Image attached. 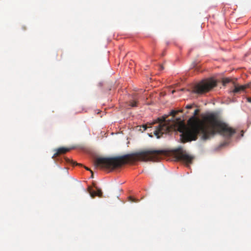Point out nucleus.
Returning a JSON list of instances; mask_svg holds the SVG:
<instances>
[{
	"mask_svg": "<svg viewBox=\"0 0 251 251\" xmlns=\"http://www.w3.org/2000/svg\"><path fill=\"white\" fill-rule=\"evenodd\" d=\"M199 109H195L193 115L189 117V142L196 140L198 136L201 139L207 140L213 137L217 133L230 137L235 130L222 122L215 113H209L200 120L197 117Z\"/></svg>",
	"mask_w": 251,
	"mask_h": 251,
	"instance_id": "1",
	"label": "nucleus"
},
{
	"mask_svg": "<svg viewBox=\"0 0 251 251\" xmlns=\"http://www.w3.org/2000/svg\"><path fill=\"white\" fill-rule=\"evenodd\" d=\"M188 104L185 109L172 110L169 114L157 118L150 126L158 124L149 135L152 137L153 133L157 138L163 137V135L169 134L173 132H179L181 143L188 142V119L187 116Z\"/></svg>",
	"mask_w": 251,
	"mask_h": 251,
	"instance_id": "2",
	"label": "nucleus"
},
{
	"mask_svg": "<svg viewBox=\"0 0 251 251\" xmlns=\"http://www.w3.org/2000/svg\"><path fill=\"white\" fill-rule=\"evenodd\" d=\"M165 154L163 150H147L132 154L114 157L96 158L94 160L95 168L112 171L123 164L136 161H157Z\"/></svg>",
	"mask_w": 251,
	"mask_h": 251,
	"instance_id": "3",
	"label": "nucleus"
},
{
	"mask_svg": "<svg viewBox=\"0 0 251 251\" xmlns=\"http://www.w3.org/2000/svg\"><path fill=\"white\" fill-rule=\"evenodd\" d=\"M217 85V81L212 78L203 79L196 83L192 87V93L197 94H203L211 91Z\"/></svg>",
	"mask_w": 251,
	"mask_h": 251,
	"instance_id": "4",
	"label": "nucleus"
},
{
	"mask_svg": "<svg viewBox=\"0 0 251 251\" xmlns=\"http://www.w3.org/2000/svg\"><path fill=\"white\" fill-rule=\"evenodd\" d=\"M172 154L177 160L184 163L186 166H188V154L183 147L180 146L173 150Z\"/></svg>",
	"mask_w": 251,
	"mask_h": 251,
	"instance_id": "5",
	"label": "nucleus"
},
{
	"mask_svg": "<svg viewBox=\"0 0 251 251\" xmlns=\"http://www.w3.org/2000/svg\"><path fill=\"white\" fill-rule=\"evenodd\" d=\"M97 189V191H93L92 189V188L90 186H89L87 188L88 192L89 193L91 197L92 198H94L96 196H98L99 197H101L102 195V192L101 190L97 187H96Z\"/></svg>",
	"mask_w": 251,
	"mask_h": 251,
	"instance_id": "6",
	"label": "nucleus"
},
{
	"mask_svg": "<svg viewBox=\"0 0 251 251\" xmlns=\"http://www.w3.org/2000/svg\"><path fill=\"white\" fill-rule=\"evenodd\" d=\"M71 150L70 148L61 147L55 150L56 152L54 154L52 157H56L62 154H64L69 151Z\"/></svg>",
	"mask_w": 251,
	"mask_h": 251,
	"instance_id": "7",
	"label": "nucleus"
},
{
	"mask_svg": "<svg viewBox=\"0 0 251 251\" xmlns=\"http://www.w3.org/2000/svg\"><path fill=\"white\" fill-rule=\"evenodd\" d=\"M247 87H249V85L235 86L234 89L232 90L233 93H240L241 91H244Z\"/></svg>",
	"mask_w": 251,
	"mask_h": 251,
	"instance_id": "8",
	"label": "nucleus"
},
{
	"mask_svg": "<svg viewBox=\"0 0 251 251\" xmlns=\"http://www.w3.org/2000/svg\"><path fill=\"white\" fill-rule=\"evenodd\" d=\"M230 79L228 78H223L222 80L223 85L224 86L226 85L227 83H228L230 81Z\"/></svg>",
	"mask_w": 251,
	"mask_h": 251,
	"instance_id": "9",
	"label": "nucleus"
},
{
	"mask_svg": "<svg viewBox=\"0 0 251 251\" xmlns=\"http://www.w3.org/2000/svg\"><path fill=\"white\" fill-rule=\"evenodd\" d=\"M65 160L67 162L72 164L73 165L75 164L76 165H81L80 164L77 163L73 161L72 160H70L68 158H65Z\"/></svg>",
	"mask_w": 251,
	"mask_h": 251,
	"instance_id": "10",
	"label": "nucleus"
},
{
	"mask_svg": "<svg viewBox=\"0 0 251 251\" xmlns=\"http://www.w3.org/2000/svg\"><path fill=\"white\" fill-rule=\"evenodd\" d=\"M129 105L131 106V107L137 106V101H130L129 103Z\"/></svg>",
	"mask_w": 251,
	"mask_h": 251,
	"instance_id": "11",
	"label": "nucleus"
},
{
	"mask_svg": "<svg viewBox=\"0 0 251 251\" xmlns=\"http://www.w3.org/2000/svg\"><path fill=\"white\" fill-rule=\"evenodd\" d=\"M129 201H130L131 202H138V201L131 197H129Z\"/></svg>",
	"mask_w": 251,
	"mask_h": 251,
	"instance_id": "12",
	"label": "nucleus"
},
{
	"mask_svg": "<svg viewBox=\"0 0 251 251\" xmlns=\"http://www.w3.org/2000/svg\"><path fill=\"white\" fill-rule=\"evenodd\" d=\"M150 126H147V125H143L142 126V128H143V131H145L146 130L148 127H150Z\"/></svg>",
	"mask_w": 251,
	"mask_h": 251,
	"instance_id": "13",
	"label": "nucleus"
},
{
	"mask_svg": "<svg viewBox=\"0 0 251 251\" xmlns=\"http://www.w3.org/2000/svg\"><path fill=\"white\" fill-rule=\"evenodd\" d=\"M193 157L190 155H189V165L190 164H191V162H192V159H193Z\"/></svg>",
	"mask_w": 251,
	"mask_h": 251,
	"instance_id": "14",
	"label": "nucleus"
},
{
	"mask_svg": "<svg viewBox=\"0 0 251 251\" xmlns=\"http://www.w3.org/2000/svg\"><path fill=\"white\" fill-rule=\"evenodd\" d=\"M195 106L194 104H189V110L191 109L194 106Z\"/></svg>",
	"mask_w": 251,
	"mask_h": 251,
	"instance_id": "15",
	"label": "nucleus"
},
{
	"mask_svg": "<svg viewBox=\"0 0 251 251\" xmlns=\"http://www.w3.org/2000/svg\"><path fill=\"white\" fill-rule=\"evenodd\" d=\"M247 100L248 102L251 103V97H249L247 98Z\"/></svg>",
	"mask_w": 251,
	"mask_h": 251,
	"instance_id": "16",
	"label": "nucleus"
},
{
	"mask_svg": "<svg viewBox=\"0 0 251 251\" xmlns=\"http://www.w3.org/2000/svg\"><path fill=\"white\" fill-rule=\"evenodd\" d=\"M160 69L161 70H163V69H164V67H163V66L162 65H161V66H160Z\"/></svg>",
	"mask_w": 251,
	"mask_h": 251,
	"instance_id": "17",
	"label": "nucleus"
},
{
	"mask_svg": "<svg viewBox=\"0 0 251 251\" xmlns=\"http://www.w3.org/2000/svg\"><path fill=\"white\" fill-rule=\"evenodd\" d=\"M175 92H176V90H172V94H174Z\"/></svg>",
	"mask_w": 251,
	"mask_h": 251,
	"instance_id": "18",
	"label": "nucleus"
},
{
	"mask_svg": "<svg viewBox=\"0 0 251 251\" xmlns=\"http://www.w3.org/2000/svg\"><path fill=\"white\" fill-rule=\"evenodd\" d=\"M85 169H86L87 170H90V169H89L88 168H87V167H85Z\"/></svg>",
	"mask_w": 251,
	"mask_h": 251,
	"instance_id": "19",
	"label": "nucleus"
},
{
	"mask_svg": "<svg viewBox=\"0 0 251 251\" xmlns=\"http://www.w3.org/2000/svg\"><path fill=\"white\" fill-rule=\"evenodd\" d=\"M248 85H249V87H247V88H251V85H250V84H248Z\"/></svg>",
	"mask_w": 251,
	"mask_h": 251,
	"instance_id": "20",
	"label": "nucleus"
},
{
	"mask_svg": "<svg viewBox=\"0 0 251 251\" xmlns=\"http://www.w3.org/2000/svg\"><path fill=\"white\" fill-rule=\"evenodd\" d=\"M184 88H182V89H180V90L181 91H183V90H184Z\"/></svg>",
	"mask_w": 251,
	"mask_h": 251,
	"instance_id": "21",
	"label": "nucleus"
},
{
	"mask_svg": "<svg viewBox=\"0 0 251 251\" xmlns=\"http://www.w3.org/2000/svg\"><path fill=\"white\" fill-rule=\"evenodd\" d=\"M195 65H192V67H195Z\"/></svg>",
	"mask_w": 251,
	"mask_h": 251,
	"instance_id": "22",
	"label": "nucleus"
},
{
	"mask_svg": "<svg viewBox=\"0 0 251 251\" xmlns=\"http://www.w3.org/2000/svg\"><path fill=\"white\" fill-rule=\"evenodd\" d=\"M93 173L92 172V176H93Z\"/></svg>",
	"mask_w": 251,
	"mask_h": 251,
	"instance_id": "23",
	"label": "nucleus"
}]
</instances>
